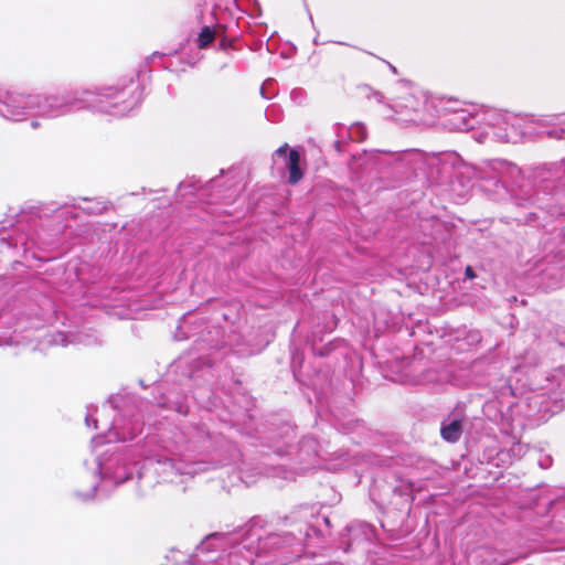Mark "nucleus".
I'll return each instance as SVG.
<instances>
[{
    "label": "nucleus",
    "instance_id": "f257e3e1",
    "mask_svg": "<svg viewBox=\"0 0 565 565\" xmlns=\"http://www.w3.org/2000/svg\"><path fill=\"white\" fill-rule=\"evenodd\" d=\"M140 103L138 85L103 86L95 89H74L62 95H24L8 92L0 99V115L19 121L28 115L56 118L78 109H94L114 116H125Z\"/></svg>",
    "mask_w": 565,
    "mask_h": 565
},
{
    "label": "nucleus",
    "instance_id": "f03ea898",
    "mask_svg": "<svg viewBox=\"0 0 565 565\" xmlns=\"http://www.w3.org/2000/svg\"><path fill=\"white\" fill-rule=\"evenodd\" d=\"M366 97L383 104V115L401 124L419 122L422 115L427 110L428 96L420 89L408 88L403 96L390 104L384 103L382 93L377 90L370 89Z\"/></svg>",
    "mask_w": 565,
    "mask_h": 565
},
{
    "label": "nucleus",
    "instance_id": "7ed1b4c3",
    "mask_svg": "<svg viewBox=\"0 0 565 565\" xmlns=\"http://www.w3.org/2000/svg\"><path fill=\"white\" fill-rule=\"evenodd\" d=\"M484 125V134L494 140L518 142L523 137L524 117L498 109L486 108L479 114Z\"/></svg>",
    "mask_w": 565,
    "mask_h": 565
},
{
    "label": "nucleus",
    "instance_id": "20e7f679",
    "mask_svg": "<svg viewBox=\"0 0 565 565\" xmlns=\"http://www.w3.org/2000/svg\"><path fill=\"white\" fill-rule=\"evenodd\" d=\"M467 173L472 172L478 179L482 191L491 194H500L509 177L519 172L518 168L505 160H491L484 162L480 168H466Z\"/></svg>",
    "mask_w": 565,
    "mask_h": 565
},
{
    "label": "nucleus",
    "instance_id": "39448f33",
    "mask_svg": "<svg viewBox=\"0 0 565 565\" xmlns=\"http://www.w3.org/2000/svg\"><path fill=\"white\" fill-rule=\"evenodd\" d=\"M162 449L167 452V455L160 454L158 451L148 452L145 456L146 461L150 463L157 465L156 471L163 473L167 478H170L172 481V475H195L203 469L199 463H185L183 461H177L174 457V452L168 446H163Z\"/></svg>",
    "mask_w": 565,
    "mask_h": 565
},
{
    "label": "nucleus",
    "instance_id": "423d86ee",
    "mask_svg": "<svg viewBox=\"0 0 565 565\" xmlns=\"http://www.w3.org/2000/svg\"><path fill=\"white\" fill-rule=\"evenodd\" d=\"M273 164L279 171H288V183L296 184L302 177L303 171L300 168V153L290 149L287 143L280 146L273 153Z\"/></svg>",
    "mask_w": 565,
    "mask_h": 565
},
{
    "label": "nucleus",
    "instance_id": "0eeeda50",
    "mask_svg": "<svg viewBox=\"0 0 565 565\" xmlns=\"http://www.w3.org/2000/svg\"><path fill=\"white\" fill-rule=\"evenodd\" d=\"M98 473L102 476L104 483L111 481L114 484L125 482L130 478L131 471L119 457H110L98 461Z\"/></svg>",
    "mask_w": 565,
    "mask_h": 565
},
{
    "label": "nucleus",
    "instance_id": "6e6552de",
    "mask_svg": "<svg viewBox=\"0 0 565 565\" xmlns=\"http://www.w3.org/2000/svg\"><path fill=\"white\" fill-rule=\"evenodd\" d=\"M129 428L126 429V425L121 426V419L116 418L109 429L107 436H96L92 439L94 446L102 445L104 443H118L134 438L137 434L141 433V427L138 423H127Z\"/></svg>",
    "mask_w": 565,
    "mask_h": 565
},
{
    "label": "nucleus",
    "instance_id": "1a4fd4ad",
    "mask_svg": "<svg viewBox=\"0 0 565 565\" xmlns=\"http://www.w3.org/2000/svg\"><path fill=\"white\" fill-rule=\"evenodd\" d=\"M441 437L449 443H456L461 436V417L449 416L443 422Z\"/></svg>",
    "mask_w": 565,
    "mask_h": 565
},
{
    "label": "nucleus",
    "instance_id": "9d476101",
    "mask_svg": "<svg viewBox=\"0 0 565 565\" xmlns=\"http://www.w3.org/2000/svg\"><path fill=\"white\" fill-rule=\"evenodd\" d=\"M349 139L353 141H363L366 137V128L361 122H355L348 129Z\"/></svg>",
    "mask_w": 565,
    "mask_h": 565
},
{
    "label": "nucleus",
    "instance_id": "9b49d317",
    "mask_svg": "<svg viewBox=\"0 0 565 565\" xmlns=\"http://www.w3.org/2000/svg\"><path fill=\"white\" fill-rule=\"evenodd\" d=\"M215 32L210 26H204L198 35L196 42L200 49L206 47L214 40Z\"/></svg>",
    "mask_w": 565,
    "mask_h": 565
},
{
    "label": "nucleus",
    "instance_id": "f8f14e48",
    "mask_svg": "<svg viewBox=\"0 0 565 565\" xmlns=\"http://www.w3.org/2000/svg\"><path fill=\"white\" fill-rule=\"evenodd\" d=\"M467 114L466 111H459L454 115L455 120V127L457 129H469L473 127V124L470 121H467Z\"/></svg>",
    "mask_w": 565,
    "mask_h": 565
},
{
    "label": "nucleus",
    "instance_id": "ddd939ff",
    "mask_svg": "<svg viewBox=\"0 0 565 565\" xmlns=\"http://www.w3.org/2000/svg\"><path fill=\"white\" fill-rule=\"evenodd\" d=\"M96 491H97V486L94 483L88 491H84V492L78 491L76 494L79 499L85 501V500H89V499L94 498Z\"/></svg>",
    "mask_w": 565,
    "mask_h": 565
},
{
    "label": "nucleus",
    "instance_id": "4468645a",
    "mask_svg": "<svg viewBox=\"0 0 565 565\" xmlns=\"http://www.w3.org/2000/svg\"><path fill=\"white\" fill-rule=\"evenodd\" d=\"M547 134L552 138L563 139L565 137V129L564 128L553 129V130H550Z\"/></svg>",
    "mask_w": 565,
    "mask_h": 565
},
{
    "label": "nucleus",
    "instance_id": "2eb2a0df",
    "mask_svg": "<svg viewBox=\"0 0 565 565\" xmlns=\"http://www.w3.org/2000/svg\"><path fill=\"white\" fill-rule=\"evenodd\" d=\"M552 465V459L550 457H545L543 460H540V466L542 468H550Z\"/></svg>",
    "mask_w": 565,
    "mask_h": 565
},
{
    "label": "nucleus",
    "instance_id": "dca6fc26",
    "mask_svg": "<svg viewBox=\"0 0 565 565\" xmlns=\"http://www.w3.org/2000/svg\"><path fill=\"white\" fill-rule=\"evenodd\" d=\"M85 422L88 427H90L93 425L94 428H97V420L92 419L89 415L86 416Z\"/></svg>",
    "mask_w": 565,
    "mask_h": 565
},
{
    "label": "nucleus",
    "instance_id": "f3484780",
    "mask_svg": "<svg viewBox=\"0 0 565 565\" xmlns=\"http://www.w3.org/2000/svg\"><path fill=\"white\" fill-rule=\"evenodd\" d=\"M466 276H467L468 278H473V277H475V275H473V270H472V268H471V267H469V266L466 268Z\"/></svg>",
    "mask_w": 565,
    "mask_h": 565
},
{
    "label": "nucleus",
    "instance_id": "a211bd4d",
    "mask_svg": "<svg viewBox=\"0 0 565 565\" xmlns=\"http://www.w3.org/2000/svg\"><path fill=\"white\" fill-rule=\"evenodd\" d=\"M341 143L342 141L340 139H338L335 142H334V148L337 149L338 152L341 151Z\"/></svg>",
    "mask_w": 565,
    "mask_h": 565
},
{
    "label": "nucleus",
    "instance_id": "6ab92c4d",
    "mask_svg": "<svg viewBox=\"0 0 565 565\" xmlns=\"http://www.w3.org/2000/svg\"><path fill=\"white\" fill-rule=\"evenodd\" d=\"M104 209H105V206H103V207H96V209L92 210V212L100 213Z\"/></svg>",
    "mask_w": 565,
    "mask_h": 565
},
{
    "label": "nucleus",
    "instance_id": "aec40b11",
    "mask_svg": "<svg viewBox=\"0 0 565 565\" xmlns=\"http://www.w3.org/2000/svg\"><path fill=\"white\" fill-rule=\"evenodd\" d=\"M380 152H382V151L381 150H372V151H370V154L373 156V154H376V153H380Z\"/></svg>",
    "mask_w": 565,
    "mask_h": 565
},
{
    "label": "nucleus",
    "instance_id": "412c9836",
    "mask_svg": "<svg viewBox=\"0 0 565 565\" xmlns=\"http://www.w3.org/2000/svg\"><path fill=\"white\" fill-rule=\"evenodd\" d=\"M31 125H32L33 128H36L39 126L38 121H32Z\"/></svg>",
    "mask_w": 565,
    "mask_h": 565
},
{
    "label": "nucleus",
    "instance_id": "4be33fe9",
    "mask_svg": "<svg viewBox=\"0 0 565 565\" xmlns=\"http://www.w3.org/2000/svg\"><path fill=\"white\" fill-rule=\"evenodd\" d=\"M260 93L266 98L265 93H264V87H262Z\"/></svg>",
    "mask_w": 565,
    "mask_h": 565
}]
</instances>
